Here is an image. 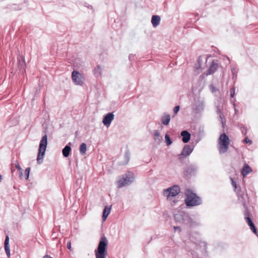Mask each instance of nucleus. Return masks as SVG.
I'll use <instances>...</instances> for the list:
<instances>
[{"label":"nucleus","mask_w":258,"mask_h":258,"mask_svg":"<svg viewBox=\"0 0 258 258\" xmlns=\"http://www.w3.org/2000/svg\"><path fill=\"white\" fill-rule=\"evenodd\" d=\"M186 198L185 203L187 207H194L202 204L201 199L190 189H186L185 192Z\"/></svg>","instance_id":"f257e3e1"},{"label":"nucleus","mask_w":258,"mask_h":258,"mask_svg":"<svg viewBox=\"0 0 258 258\" xmlns=\"http://www.w3.org/2000/svg\"><path fill=\"white\" fill-rule=\"evenodd\" d=\"M107 240L103 236L100 238L97 248L95 250L96 258H106L107 255L106 248L107 246Z\"/></svg>","instance_id":"f03ea898"},{"label":"nucleus","mask_w":258,"mask_h":258,"mask_svg":"<svg viewBox=\"0 0 258 258\" xmlns=\"http://www.w3.org/2000/svg\"><path fill=\"white\" fill-rule=\"evenodd\" d=\"M47 145V137L43 136L40 142L38 153L37 157V162L38 164L42 163Z\"/></svg>","instance_id":"7ed1b4c3"},{"label":"nucleus","mask_w":258,"mask_h":258,"mask_svg":"<svg viewBox=\"0 0 258 258\" xmlns=\"http://www.w3.org/2000/svg\"><path fill=\"white\" fill-rule=\"evenodd\" d=\"M218 150L220 154L226 153L229 147L230 140L225 133L221 134L218 139Z\"/></svg>","instance_id":"20e7f679"},{"label":"nucleus","mask_w":258,"mask_h":258,"mask_svg":"<svg viewBox=\"0 0 258 258\" xmlns=\"http://www.w3.org/2000/svg\"><path fill=\"white\" fill-rule=\"evenodd\" d=\"M180 192V187L177 185H174L164 189L163 195L164 196L166 197L168 201L173 202L175 203V201L173 199Z\"/></svg>","instance_id":"39448f33"},{"label":"nucleus","mask_w":258,"mask_h":258,"mask_svg":"<svg viewBox=\"0 0 258 258\" xmlns=\"http://www.w3.org/2000/svg\"><path fill=\"white\" fill-rule=\"evenodd\" d=\"M134 179V174L128 171L117 181V187L121 188L132 183Z\"/></svg>","instance_id":"423d86ee"},{"label":"nucleus","mask_w":258,"mask_h":258,"mask_svg":"<svg viewBox=\"0 0 258 258\" xmlns=\"http://www.w3.org/2000/svg\"><path fill=\"white\" fill-rule=\"evenodd\" d=\"M72 78L73 82L76 85L82 86L83 85L84 77L79 72L74 71L72 73Z\"/></svg>","instance_id":"0eeeda50"},{"label":"nucleus","mask_w":258,"mask_h":258,"mask_svg":"<svg viewBox=\"0 0 258 258\" xmlns=\"http://www.w3.org/2000/svg\"><path fill=\"white\" fill-rule=\"evenodd\" d=\"M194 150V147H191L188 145L184 146L181 153L179 155V158H182L189 155Z\"/></svg>","instance_id":"6e6552de"},{"label":"nucleus","mask_w":258,"mask_h":258,"mask_svg":"<svg viewBox=\"0 0 258 258\" xmlns=\"http://www.w3.org/2000/svg\"><path fill=\"white\" fill-rule=\"evenodd\" d=\"M204 68L205 62H204L203 57L201 56H199L197 63L195 66V70L198 73H200L202 72Z\"/></svg>","instance_id":"1a4fd4ad"},{"label":"nucleus","mask_w":258,"mask_h":258,"mask_svg":"<svg viewBox=\"0 0 258 258\" xmlns=\"http://www.w3.org/2000/svg\"><path fill=\"white\" fill-rule=\"evenodd\" d=\"M114 115L113 112H110L106 114L102 120V122L104 125L108 126L111 124V121L113 120Z\"/></svg>","instance_id":"9d476101"},{"label":"nucleus","mask_w":258,"mask_h":258,"mask_svg":"<svg viewBox=\"0 0 258 258\" xmlns=\"http://www.w3.org/2000/svg\"><path fill=\"white\" fill-rule=\"evenodd\" d=\"M103 70V67L101 65H98L93 70V74L96 77H100L102 76Z\"/></svg>","instance_id":"9b49d317"},{"label":"nucleus","mask_w":258,"mask_h":258,"mask_svg":"<svg viewBox=\"0 0 258 258\" xmlns=\"http://www.w3.org/2000/svg\"><path fill=\"white\" fill-rule=\"evenodd\" d=\"M218 64L217 63L213 61L212 65L210 67L209 69L206 73V76H208L214 74L217 70Z\"/></svg>","instance_id":"f8f14e48"},{"label":"nucleus","mask_w":258,"mask_h":258,"mask_svg":"<svg viewBox=\"0 0 258 258\" xmlns=\"http://www.w3.org/2000/svg\"><path fill=\"white\" fill-rule=\"evenodd\" d=\"M181 136L182 137V140L183 143H186L190 140L191 135L187 131H182L181 133Z\"/></svg>","instance_id":"ddd939ff"},{"label":"nucleus","mask_w":258,"mask_h":258,"mask_svg":"<svg viewBox=\"0 0 258 258\" xmlns=\"http://www.w3.org/2000/svg\"><path fill=\"white\" fill-rule=\"evenodd\" d=\"M252 171V170L249 166L247 164H245L242 169L241 174L243 177H245Z\"/></svg>","instance_id":"4468645a"},{"label":"nucleus","mask_w":258,"mask_h":258,"mask_svg":"<svg viewBox=\"0 0 258 258\" xmlns=\"http://www.w3.org/2000/svg\"><path fill=\"white\" fill-rule=\"evenodd\" d=\"M5 249L6 254L9 258L10 257V248L9 246V238L8 236H6V239L4 242Z\"/></svg>","instance_id":"2eb2a0df"},{"label":"nucleus","mask_w":258,"mask_h":258,"mask_svg":"<svg viewBox=\"0 0 258 258\" xmlns=\"http://www.w3.org/2000/svg\"><path fill=\"white\" fill-rule=\"evenodd\" d=\"M245 221L250 227V229L255 234H256V228H255L254 223H253L250 217H246Z\"/></svg>","instance_id":"dca6fc26"},{"label":"nucleus","mask_w":258,"mask_h":258,"mask_svg":"<svg viewBox=\"0 0 258 258\" xmlns=\"http://www.w3.org/2000/svg\"><path fill=\"white\" fill-rule=\"evenodd\" d=\"M160 17L159 16L153 15L152 17L151 22L154 27H156L160 24Z\"/></svg>","instance_id":"f3484780"},{"label":"nucleus","mask_w":258,"mask_h":258,"mask_svg":"<svg viewBox=\"0 0 258 258\" xmlns=\"http://www.w3.org/2000/svg\"><path fill=\"white\" fill-rule=\"evenodd\" d=\"M161 120L162 123L166 125H167L170 120V116L168 113H164L161 117Z\"/></svg>","instance_id":"a211bd4d"},{"label":"nucleus","mask_w":258,"mask_h":258,"mask_svg":"<svg viewBox=\"0 0 258 258\" xmlns=\"http://www.w3.org/2000/svg\"><path fill=\"white\" fill-rule=\"evenodd\" d=\"M217 112L219 115V117L221 119V123L222 124L223 127L224 128L225 125H226V121L224 119V117L223 116L221 109H220V107H217Z\"/></svg>","instance_id":"6ab92c4d"},{"label":"nucleus","mask_w":258,"mask_h":258,"mask_svg":"<svg viewBox=\"0 0 258 258\" xmlns=\"http://www.w3.org/2000/svg\"><path fill=\"white\" fill-rule=\"evenodd\" d=\"M110 212V208H108L107 206L105 207L103 210L102 219L103 221H105L107 217L109 215Z\"/></svg>","instance_id":"aec40b11"},{"label":"nucleus","mask_w":258,"mask_h":258,"mask_svg":"<svg viewBox=\"0 0 258 258\" xmlns=\"http://www.w3.org/2000/svg\"><path fill=\"white\" fill-rule=\"evenodd\" d=\"M80 152L81 155H84L87 150L86 144L84 143H82L80 146Z\"/></svg>","instance_id":"412c9836"},{"label":"nucleus","mask_w":258,"mask_h":258,"mask_svg":"<svg viewBox=\"0 0 258 258\" xmlns=\"http://www.w3.org/2000/svg\"><path fill=\"white\" fill-rule=\"evenodd\" d=\"M174 218L176 221L179 223L182 222L183 221V217L181 214H175Z\"/></svg>","instance_id":"4be33fe9"},{"label":"nucleus","mask_w":258,"mask_h":258,"mask_svg":"<svg viewBox=\"0 0 258 258\" xmlns=\"http://www.w3.org/2000/svg\"><path fill=\"white\" fill-rule=\"evenodd\" d=\"M165 139L167 146H169L172 144V142L169 136L167 134H165Z\"/></svg>","instance_id":"5701e85b"},{"label":"nucleus","mask_w":258,"mask_h":258,"mask_svg":"<svg viewBox=\"0 0 258 258\" xmlns=\"http://www.w3.org/2000/svg\"><path fill=\"white\" fill-rule=\"evenodd\" d=\"M15 167L17 168V169L18 170L20 174V176L21 177L23 175V169L21 167L20 164L19 163H17L15 164Z\"/></svg>","instance_id":"b1692460"},{"label":"nucleus","mask_w":258,"mask_h":258,"mask_svg":"<svg viewBox=\"0 0 258 258\" xmlns=\"http://www.w3.org/2000/svg\"><path fill=\"white\" fill-rule=\"evenodd\" d=\"M153 136L155 137V140H160V132L158 130H155L153 132Z\"/></svg>","instance_id":"393cba45"},{"label":"nucleus","mask_w":258,"mask_h":258,"mask_svg":"<svg viewBox=\"0 0 258 258\" xmlns=\"http://www.w3.org/2000/svg\"><path fill=\"white\" fill-rule=\"evenodd\" d=\"M30 171V168L29 167L27 168L25 170V177L26 179L29 178V174Z\"/></svg>","instance_id":"a878e982"},{"label":"nucleus","mask_w":258,"mask_h":258,"mask_svg":"<svg viewBox=\"0 0 258 258\" xmlns=\"http://www.w3.org/2000/svg\"><path fill=\"white\" fill-rule=\"evenodd\" d=\"M240 128L242 134L246 135L247 133L246 128L244 126V125H240Z\"/></svg>","instance_id":"bb28decb"},{"label":"nucleus","mask_w":258,"mask_h":258,"mask_svg":"<svg viewBox=\"0 0 258 258\" xmlns=\"http://www.w3.org/2000/svg\"><path fill=\"white\" fill-rule=\"evenodd\" d=\"M71 151V147L68 145L66 146V157L69 155Z\"/></svg>","instance_id":"cd10ccee"},{"label":"nucleus","mask_w":258,"mask_h":258,"mask_svg":"<svg viewBox=\"0 0 258 258\" xmlns=\"http://www.w3.org/2000/svg\"><path fill=\"white\" fill-rule=\"evenodd\" d=\"M235 88L233 87L230 89V95L231 97L233 98L235 95Z\"/></svg>","instance_id":"c85d7f7f"},{"label":"nucleus","mask_w":258,"mask_h":258,"mask_svg":"<svg viewBox=\"0 0 258 258\" xmlns=\"http://www.w3.org/2000/svg\"><path fill=\"white\" fill-rule=\"evenodd\" d=\"M124 157L125 158L126 161L125 164H126L128 163L129 159H130V155L128 152H126L124 155Z\"/></svg>","instance_id":"c756f323"},{"label":"nucleus","mask_w":258,"mask_h":258,"mask_svg":"<svg viewBox=\"0 0 258 258\" xmlns=\"http://www.w3.org/2000/svg\"><path fill=\"white\" fill-rule=\"evenodd\" d=\"M204 108V104L203 103H201V105L199 106V108L198 109V110L196 111L197 113H199L201 111H203Z\"/></svg>","instance_id":"7c9ffc66"},{"label":"nucleus","mask_w":258,"mask_h":258,"mask_svg":"<svg viewBox=\"0 0 258 258\" xmlns=\"http://www.w3.org/2000/svg\"><path fill=\"white\" fill-rule=\"evenodd\" d=\"M243 142L245 144L249 143L250 144H252V141L248 139L247 137H245L243 140Z\"/></svg>","instance_id":"2f4dec72"},{"label":"nucleus","mask_w":258,"mask_h":258,"mask_svg":"<svg viewBox=\"0 0 258 258\" xmlns=\"http://www.w3.org/2000/svg\"><path fill=\"white\" fill-rule=\"evenodd\" d=\"M179 109H180V107L179 105H177L176 106H175L174 108V113L175 114H176L179 110Z\"/></svg>","instance_id":"473e14b6"},{"label":"nucleus","mask_w":258,"mask_h":258,"mask_svg":"<svg viewBox=\"0 0 258 258\" xmlns=\"http://www.w3.org/2000/svg\"><path fill=\"white\" fill-rule=\"evenodd\" d=\"M249 217V212L247 209H246L244 212V219H245L246 217Z\"/></svg>","instance_id":"72a5a7b5"},{"label":"nucleus","mask_w":258,"mask_h":258,"mask_svg":"<svg viewBox=\"0 0 258 258\" xmlns=\"http://www.w3.org/2000/svg\"><path fill=\"white\" fill-rule=\"evenodd\" d=\"M19 64L20 65H21L22 66H25V60H24V59L23 58H22L21 60H19Z\"/></svg>","instance_id":"f704fd0d"},{"label":"nucleus","mask_w":258,"mask_h":258,"mask_svg":"<svg viewBox=\"0 0 258 258\" xmlns=\"http://www.w3.org/2000/svg\"><path fill=\"white\" fill-rule=\"evenodd\" d=\"M230 102L233 104V105L234 108L235 112L236 113L238 111L237 109L236 108L235 104L234 103V100L232 99H230Z\"/></svg>","instance_id":"c9c22d12"},{"label":"nucleus","mask_w":258,"mask_h":258,"mask_svg":"<svg viewBox=\"0 0 258 258\" xmlns=\"http://www.w3.org/2000/svg\"><path fill=\"white\" fill-rule=\"evenodd\" d=\"M231 179L232 180V185L235 187V188H236L237 187L236 182L233 180L232 178Z\"/></svg>","instance_id":"e433bc0d"},{"label":"nucleus","mask_w":258,"mask_h":258,"mask_svg":"<svg viewBox=\"0 0 258 258\" xmlns=\"http://www.w3.org/2000/svg\"><path fill=\"white\" fill-rule=\"evenodd\" d=\"M67 248L69 249H71V241H68V243H67Z\"/></svg>","instance_id":"4c0bfd02"},{"label":"nucleus","mask_w":258,"mask_h":258,"mask_svg":"<svg viewBox=\"0 0 258 258\" xmlns=\"http://www.w3.org/2000/svg\"><path fill=\"white\" fill-rule=\"evenodd\" d=\"M133 57H134V55L133 54H130L128 56V58L130 60H132L133 59Z\"/></svg>","instance_id":"58836bf2"},{"label":"nucleus","mask_w":258,"mask_h":258,"mask_svg":"<svg viewBox=\"0 0 258 258\" xmlns=\"http://www.w3.org/2000/svg\"><path fill=\"white\" fill-rule=\"evenodd\" d=\"M174 230L176 231V230H179V231L180 230V228L178 226H174Z\"/></svg>","instance_id":"ea45409f"},{"label":"nucleus","mask_w":258,"mask_h":258,"mask_svg":"<svg viewBox=\"0 0 258 258\" xmlns=\"http://www.w3.org/2000/svg\"><path fill=\"white\" fill-rule=\"evenodd\" d=\"M211 88L212 89V92H214L215 91V88L214 87V86L213 85H211Z\"/></svg>","instance_id":"a19ab883"},{"label":"nucleus","mask_w":258,"mask_h":258,"mask_svg":"<svg viewBox=\"0 0 258 258\" xmlns=\"http://www.w3.org/2000/svg\"><path fill=\"white\" fill-rule=\"evenodd\" d=\"M64 152H65V151H64V148L63 149H62V155L64 156Z\"/></svg>","instance_id":"79ce46f5"},{"label":"nucleus","mask_w":258,"mask_h":258,"mask_svg":"<svg viewBox=\"0 0 258 258\" xmlns=\"http://www.w3.org/2000/svg\"><path fill=\"white\" fill-rule=\"evenodd\" d=\"M88 8H90L91 9H92V7L90 5H89V6L87 7Z\"/></svg>","instance_id":"37998d69"},{"label":"nucleus","mask_w":258,"mask_h":258,"mask_svg":"<svg viewBox=\"0 0 258 258\" xmlns=\"http://www.w3.org/2000/svg\"><path fill=\"white\" fill-rule=\"evenodd\" d=\"M203 244H204V246H206V243L205 242H203Z\"/></svg>","instance_id":"c03bdc74"}]
</instances>
